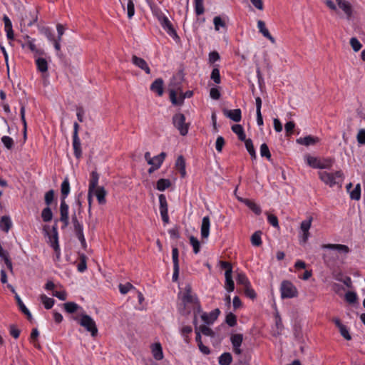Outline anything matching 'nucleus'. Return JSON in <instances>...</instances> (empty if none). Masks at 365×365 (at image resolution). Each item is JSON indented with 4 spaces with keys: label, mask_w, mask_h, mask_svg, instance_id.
<instances>
[{
    "label": "nucleus",
    "mask_w": 365,
    "mask_h": 365,
    "mask_svg": "<svg viewBox=\"0 0 365 365\" xmlns=\"http://www.w3.org/2000/svg\"><path fill=\"white\" fill-rule=\"evenodd\" d=\"M179 297L181 300L178 307L180 312L182 314H189L192 311L194 319H197V314L202 312V309L196 294L192 291L190 284H187L185 287Z\"/></svg>",
    "instance_id": "f257e3e1"
},
{
    "label": "nucleus",
    "mask_w": 365,
    "mask_h": 365,
    "mask_svg": "<svg viewBox=\"0 0 365 365\" xmlns=\"http://www.w3.org/2000/svg\"><path fill=\"white\" fill-rule=\"evenodd\" d=\"M322 249L329 250L323 254L322 258L327 266L333 265L336 261L344 259L350 252L349 247L341 244H324Z\"/></svg>",
    "instance_id": "f03ea898"
},
{
    "label": "nucleus",
    "mask_w": 365,
    "mask_h": 365,
    "mask_svg": "<svg viewBox=\"0 0 365 365\" xmlns=\"http://www.w3.org/2000/svg\"><path fill=\"white\" fill-rule=\"evenodd\" d=\"M174 80L175 78L172 80L169 85L170 99L174 105H182L185 98L192 96L193 92L187 91L183 93L180 83H175Z\"/></svg>",
    "instance_id": "7ed1b4c3"
},
{
    "label": "nucleus",
    "mask_w": 365,
    "mask_h": 365,
    "mask_svg": "<svg viewBox=\"0 0 365 365\" xmlns=\"http://www.w3.org/2000/svg\"><path fill=\"white\" fill-rule=\"evenodd\" d=\"M318 175L319 179L330 187L335 185L341 186L344 175L341 170L334 172L320 171Z\"/></svg>",
    "instance_id": "20e7f679"
},
{
    "label": "nucleus",
    "mask_w": 365,
    "mask_h": 365,
    "mask_svg": "<svg viewBox=\"0 0 365 365\" xmlns=\"http://www.w3.org/2000/svg\"><path fill=\"white\" fill-rule=\"evenodd\" d=\"M81 327L86 329V330L91 333L93 337H95L98 334V328L94 319L89 315L82 313L79 317L73 318Z\"/></svg>",
    "instance_id": "39448f33"
},
{
    "label": "nucleus",
    "mask_w": 365,
    "mask_h": 365,
    "mask_svg": "<svg viewBox=\"0 0 365 365\" xmlns=\"http://www.w3.org/2000/svg\"><path fill=\"white\" fill-rule=\"evenodd\" d=\"M173 123L178 130L180 135L185 136L187 134L190 123L185 122V116L182 113H176L173 117Z\"/></svg>",
    "instance_id": "423d86ee"
},
{
    "label": "nucleus",
    "mask_w": 365,
    "mask_h": 365,
    "mask_svg": "<svg viewBox=\"0 0 365 365\" xmlns=\"http://www.w3.org/2000/svg\"><path fill=\"white\" fill-rule=\"evenodd\" d=\"M71 222L73 224V230H74V232H75V234H76V237H78V239L81 242V245L83 247H85L86 245V239H85L84 235H83V225H82V223H81L78 221L76 214L72 215Z\"/></svg>",
    "instance_id": "0eeeda50"
},
{
    "label": "nucleus",
    "mask_w": 365,
    "mask_h": 365,
    "mask_svg": "<svg viewBox=\"0 0 365 365\" xmlns=\"http://www.w3.org/2000/svg\"><path fill=\"white\" fill-rule=\"evenodd\" d=\"M296 287L289 282L284 281L281 285V296L282 298H292L297 295Z\"/></svg>",
    "instance_id": "6e6552de"
},
{
    "label": "nucleus",
    "mask_w": 365,
    "mask_h": 365,
    "mask_svg": "<svg viewBox=\"0 0 365 365\" xmlns=\"http://www.w3.org/2000/svg\"><path fill=\"white\" fill-rule=\"evenodd\" d=\"M336 3L346 16V19L350 20L354 14V9L351 4L346 0H336Z\"/></svg>",
    "instance_id": "1a4fd4ad"
},
{
    "label": "nucleus",
    "mask_w": 365,
    "mask_h": 365,
    "mask_svg": "<svg viewBox=\"0 0 365 365\" xmlns=\"http://www.w3.org/2000/svg\"><path fill=\"white\" fill-rule=\"evenodd\" d=\"M60 221L63 223L62 228L66 227L69 224L68 205L64 200H61V202Z\"/></svg>",
    "instance_id": "9d476101"
},
{
    "label": "nucleus",
    "mask_w": 365,
    "mask_h": 365,
    "mask_svg": "<svg viewBox=\"0 0 365 365\" xmlns=\"http://www.w3.org/2000/svg\"><path fill=\"white\" fill-rule=\"evenodd\" d=\"M159 202H160V212L162 217V220L165 223L169 222V216H168V202L166 197L164 195L160 194L159 195Z\"/></svg>",
    "instance_id": "9b49d317"
},
{
    "label": "nucleus",
    "mask_w": 365,
    "mask_h": 365,
    "mask_svg": "<svg viewBox=\"0 0 365 365\" xmlns=\"http://www.w3.org/2000/svg\"><path fill=\"white\" fill-rule=\"evenodd\" d=\"M313 218L312 217H308L307 220H303L300 225V230L302 232V240L304 243H306L309 237V229L312 225Z\"/></svg>",
    "instance_id": "f8f14e48"
},
{
    "label": "nucleus",
    "mask_w": 365,
    "mask_h": 365,
    "mask_svg": "<svg viewBox=\"0 0 365 365\" xmlns=\"http://www.w3.org/2000/svg\"><path fill=\"white\" fill-rule=\"evenodd\" d=\"M202 320L207 324H212L218 317L220 312L218 309H215L209 314L206 312H200Z\"/></svg>",
    "instance_id": "ddd939ff"
},
{
    "label": "nucleus",
    "mask_w": 365,
    "mask_h": 365,
    "mask_svg": "<svg viewBox=\"0 0 365 365\" xmlns=\"http://www.w3.org/2000/svg\"><path fill=\"white\" fill-rule=\"evenodd\" d=\"M132 63L141 70L144 71L145 73L150 74V69L147 62L142 58L138 57L135 55L132 56Z\"/></svg>",
    "instance_id": "4468645a"
},
{
    "label": "nucleus",
    "mask_w": 365,
    "mask_h": 365,
    "mask_svg": "<svg viewBox=\"0 0 365 365\" xmlns=\"http://www.w3.org/2000/svg\"><path fill=\"white\" fill-rule=\"evenodd\" d=\"M224 114L226 117L230 118L235 122H240L241 120V110L234 109V110H225Z\"/></svg>",
    "instance_id": "2eb2a0df"
},
{
    "label": "nucleus",
    "mask_w": 365,
    "mask_h": 365,
    "mask_svg": "<svg viewBox=\"0 0 365 365\" xmlns=\"http://www.w3.org/2000/svg\"><path fill=\"white\" fill-rule=\"evenodd\" d=\"M210 217L205 216L202 218L201 225V236L202 238H207L210 234Z\"/></svg>",
    "instance_id": "dca6fc26"
},
{
    "label": "nucleus",
    "mask_w": 365,
    "mask_h": 365,
    "mask_svg": "<svg viewBox=\"0 0 365 365\" xmlns=\"http://www.w3.org/2000/svg\"><path fill=\"white\" fill-rule=\"evenodd\" d=\"M150 90L156 93L159 96L163 94V81L162 78H157L150 86Z\"/></svg>",
    "instance_id": "f3484780"
},
{
    "label": "nucleus",
    "mask_w": 365,
    "mask_h": 365,
    "mask_svg": "<svg viewBox=\"0 0 365 365\" xmlns=\"http://www.w3.org/2000/svg\"><path fill=\"white\" fill-rule=\"evenodd\" d=\"M107 192L103 187H99L93 190V195H95L98 200V202L101 205H103L106 202V195Z\"/></svg>",
    "instance_id": "a211bd4d"
},
{
    "label": "nucleus",
    "mask_w": 365,
    "mask_h": 365,
    "mask_svg": "<svg viewBox=\"0 0 365 365\" xmlns=\"http://www.w3.org/2000/svg\"><path fill=\"white\" fill-rule=\"evenodd\" d=\"M238 200L245 204L250 210H252L256 215H259L262 212L260 207L255 202L245 198L238 197Z\"/></svg>",
    "instance_id": "6ab92c4d"
},
{
    "label": "nucleus",
    "mask_w": 365,
    "mask_h": 365,
    "mask_svg": "<svg viewBox=\"0 0 365 365\" xmlns=\"http://www.w3.org/2000/svg\"><path fill=\"white\" fill-rule=\"evenodd\" d=\"M151 351L155 359L159 361L163 359V349L160 343L153 344L151 346Z\"/></svg>",
    "instance_id": "aec40b11"
},
{
    "label": "nucleus",
    "mask_w": 365,
    "mask_h": 365,
    "mask_svg": "<svg viewBox=\"0 0 365 365\" xmlns=\"http://www.w3.org/2000/svg\"><path fill=\"white\" fill-rule=\"evenodd\" d=\"M257 27L259 32L262 33L265 38H268L272 43H275L274 38L269 34L268 29L266 28L265 23L263 21L259 20L257 21Z\"/></svg>",
    "instance_id": "412c9836"
},
{
    "label": "nucleus",
    "mask_w": 365,
    "mask_h": 365,
    "mask_svg": "<svg viewBox=\"0 0 365 365\" xmlns=\"http://www.w3.org/2000/svg\"><path fill=\"white\" fill-rule=\"evenodd\" d=\"M319 141L318 138L314 137L312 135H307L303 138H299L297 139V143L299 145H303L305 146H309L311 145H314Z\"/></svg>",
    "instance_id": "4be33fe9"
},
{
    "label": "nucleus",
    "mask_w": 365,
    "mask_h": 365,
    "mask_svg": "<svg viewBox=\"0 0 365 365\" xmlns=\"http://www.w3.org/2000/svg\"><path fill=\"white\" fill-rule=\"evenodd\" d=\"M161 25L163 28L167 31L168 34H170L172 36H178L175 29L172 26V24L167 17H163L162 19Z\"/></svg>",
    "instance_id": "5701e85b"
},
{
    "label": "nucleus",
    "mask_w": 365,
    "mask_h": 365,
    "mask_svg": "<svg viewBox=\"0 0 365 365\" xmlns=\"http://www.w3.org/2000/svg\"><path fill=\"white\" fill-rule=\"evenodd\" d=\"M232 270L229 269V270H226L225 275V288L228 292H232L235 289V284L232 279Z\"/></svg>",
    "instance_id": "b1692460"
},
{
    "label": "nucleus",
    "mask_w": 365,
    "mask_h": 365,
    "mask_svg": "<svg viewBox=\"0 0 365 365\" xmlns=\"http://www.w3.org/2000/svg\"><path fill=\"white\" fill-rule=\"evenodd\" d=\"M175 167L178 170H179L181 177L185 178L186 176L185 161L182 155H180L178 158L175 162Z\"/></svg>",
    "instance_id": "393cba45"
},
{
    "label": "nucleus",
    "mask_w": 365,
    "mask_h": 365,
    "mask_svg": "<svg viewBox=\"0 0 365 365\" xmlns=\"http://www.w3.org/2000/svg\"><path fill=\"white\" fill-rule=\"evenodd\" d=\"M99 175L96 171H93L91 174V180L89 181L88 190L93 192L95 189L99 187L98 186Z\"/></svg>",
    "instance_id": "a878e982"
},
{
    "label": "nucleus",
    "mask_w": 365,
    "mask_h": 365,
    "mask_svg": "<svg viewBox=\"0 0 365 365\" xmlns=\"http://www.w3.org/2000/svg\"><path fill=\"white\" fill-rule=\"evenodd\" d=\"M232 130L238 136L240 140H245L246 135L245 133L243 127L240 124H236L232 126Z\"/></svg>",
    "instance_id": "bb28decb"
},
{
    "label": "nucleus",
    "mask_w": 365,
    "mask_h": 365,
    "mask_svg": "<svg viewBox=\"0 0 365 365\" xmlns=\"http://www.w3.org/2000/svg\"><path fill=\"white\" fill-rule=\"evenodd\" d=\"M73 147L75 156L76 158L79 159L82 155V150L81 148V141L78 137L73 138Z\"/></svg>",
    "instance_id": "cd10ccee"
},
{
    "label": "nucleus",
    "mask_w": 365,
    "mask_h": 365,
    "mask_svg": "<svg viewBox=\"0 0 365 365\" xmlns=\"http://www.w3.org/2000/svg\"><path fill=\"white\" fill-rule=\"evenodd\" d=\"M36 64L38 71L45 73L48 71L47 61L43 58H37L36 59Z\"/></svg>",
    "instance_id": "c85d7f7f"
},
{
    "label": "nucleus",
    "mask_w": 365,
    "mask_h": 365,
    "mask_svg": "<svg viewBox=\"0 0 365 365\" xmlns=\"http://www.w3.org/2000/svg\"><path fill=\"white\" fill-rule=\"evenodd\" d=\"M166 156L165 153H161L160 155H156L152 158V160H149V165H155L160 168Z\"/></svg>",
    "instance_id": "c756f323"
},
{
    "label": "nucleus",
    "mask_w": 365,
    "mask_h": 365,
    "mask_svg": "<svg viewBox=\"0 0 365 365\" xmlns=\"http://www.w3.org/2000/svg\"><path fill=\"white\" fill-rule=\"evenodd\" d=\"M28 41L23 45V47H26L29 48L32 52L35 53L36 55H41L43 53V51L37 49L34 43V39H30L29 37H27Z\"/></svg>",
    "instance_id": "7c9ffc66"
},
{
    "label": "nucleus",
    "mask_w": 365,
    "mask_h": 365,
    "mask_svg": "<svg viewBox=\"0 0 365 365\" xmlns=\"http://www.w3.org/2000/svg\"><path fill=\"white\" fill-rule=\"evenodd\" d=\"M245 144L246 149L249 154L250 155L252 160H255L257 158L256 152L253 145L252 140L251 139H245L243 140Z\"/></svg>",
    "instance_id": "2f4dec72"
},
{
    "label": "nucleus",
    "mask_w": 365,
    "mask_h": 365,
    "mask_svg": "<svg viewBox=\"0 0 365 365\" xmlns=\"http://www.w3.org/2000/svg\"><path fill=\"white\" fill-rule=\"evenodd\" d=\"M11 226V222L9 217L3 216L0 220V229L7 232Z\"/></svg>",
    "instance_id": "473e14b6"
},
{
    "label": "nucleus",
    "mask_w": 365,
    "mask_h": 365,
    "mask_svg": "<svg viewBox=\"0 0 365 365\" xmlns=\"http://www.w3.org/2000/svg\"><path fill=\"white\" fill-rule=\"evenodd\" d=\"M40 299L46 309H51L54 304V299L48 297L46 294H41Z\"/></svg>",
    "instance_id": "72a5a7b5"
},
{
    "label": "nucleus",
    "mask_w": 365,
    "mask_h": 365,
    "mask_svg": "<svg viewBox=\"0 0 365 365\" xmlns=\"http://www.w3.org/2000/svg\"><path fill=\"white\" fill-rule=\"evenodd\" d=\"M61 192L62 195V200H65V198L68 196L70 192V185L68 178H66L61 183Z\"/></svg>",
    "instance_id": "f704fd0d"
},
{
    "label": "nucleus",
    "mask_w": 365,
    "mask_h": 365,
    "mask_svg": "<svg viewBox=\"0 0 365 365\" xmlns=\"http://www.w3.org/2000/svg\"><path fill=\"white\" fill-rule=\"evenodd\" d=\"M171 185V182L168 179H160L157 182L156 188L160 191H163Z\"/></svg>",
    "instance_id": "c9c22d12"
},
{
    "label": "nucleus",
    "mask_w": 365,
    "mask_h": 365,
    "mask_svg": "<svg viewBox=\"0 0 365 365\" xmlns=\"http://www.w3.org/2000/svg\"><path fill=\"white\" fill-rule=\"evenodd\" d=\"M334 163V160L331 158L319 159L317 168L327 169L330 168Z\"/></svg>",
    "instance_id": "e433bc0d"
},
{
    "label": "nucleus",
    "mask_w": 365,
    "mask_h": 365,
    "mask_svg": "<svg viewBox=\"0 0 365 365\" xmlns=\"http://www.w3.org/2000/svg\"><path fill=\"white\" fill-rule=\"evenodd\" d=\"M230 340L232 346H241L243 341V336L241 334H232Z\"/></svg>",
    "instance_id": "4c0bfd02"
},
{
    "label": "nucleus",
    "mask_w": 365,
    "mask_h": 365,
    "mask_svg": "<svg viewBox=\"0 0 365 365\" xmlns=\"http://www.w3.org/2000/svg\"><path fill=\"white\" fill-rule=\"evenodd\" d=\"M232 361V358L230 353H224L219 358V364L220 365H230Z\"/></svg>",
    "instance_id": "58836bf2"
},
{
    "label": "nucleus",
    "mask_w": 365,
    "mask_h": 365,
    "mask_svg": "<svg viewBox=\"0 0 365 365\" xmlns=\"http://www.w3.org/2000/svg\"><path fill=\"white\" fill-rule=\"evenodd\" d=\"M65 310L68 313H74L77 312L81 307L75 302H66L63 304Z\"/></svg>",
    "instance_id": "ea45409f"
},
{
    "label": "nucleus",
    "mask_w": 365,
    "mask_h": 365,
    "mask_svg": "<svg viewBox=\"0 0 365 365\" xmlns=\"http://www.w3.org/2000/svg\"><path fill=\"white\" fill-rule=\"evenodd\" d=\"M41 217L44 222H50L53 217V213L49 207H45L41 212Z\"/></svg>",
    "instance_id": "a19ab883"
},
{
    "label": "nucleus",
    "mask_w": 365,
    "mask_h": 365,
    "mask_svg": "<svg viewBox=\"0 0 365 365\" xmlns=\"http://www.w3.org/2000/svg\"><path fill=\"white\" fill-rule=\"evenodd\" d=\"M260 231L255 232L251 237V242L252 245L258 247L262 245Z\"/></svg>",
    "instance_id": "79ce46f5"
},
{
    "label": "nucleus",
    "mask_w": 365,
    "mask_h": 365,
    "mask_svg": "<svg viewBox=\"0 0 365 365\" xmlns=\"http://www.w3.org/2000/svg\"><path fill=\"white\" fill-rule=\"evenodd\" d=\"M350 197L351 200H359L361 197V185L357 184L354 189L350 192Z\"/></svg>",
    "instance_id": "37998d69"
},
{
    "label": "nucleus",
    "mask_w": 365,
    "mask_h": 365,
    "mask_svg": "<svg viewBox=\"0 0 365 365\" xmlns=\"http://www.w3.org/2000/svg\"><path fill=\"white\" fill-rule=\"evenodd\" d=\"M236 281L238 284H242V286H244V288L247 286H250V284L247 277L242 273H240L237 274Z\"/></svg>",
    "instance_id": "c03bdc74"
},
{
    "label": "nucleus",
    "mask_w": 365,
    "mask_h": 365,
    "mask_svg": "<svg viewBox=\"0 0 365 365\" xmlns=\"http://www.w3.org/2000/svg\"><path fill=\"white\" fill-rule=\"evenodd\" d=\"M192 329L190 326H184L180 330L181 334L184 337V340L186 343L190 342V337L188 335L192 332Z\"/></svg>",
    "instance_id": "a18cd8bd"
},
{
    "label": "nucleus",
    "mask_w": 365,
    "mask_h": 365,
    "mask_svg": "<svg viewBox=\"0 0 365 365\" xmlns=\"http://www.w3.org/2000/svg\"><path fill=\"white\" fill-rule=\"evenodd\" d=\"M195 11L197 16L202 14L205 11L203 0H195Z\"/></svg>",
    "instance_id": "49530a36"
},
{
    "label": "nucleus",
    "mask_w": 365,
    "mask_h": 365,
    "mask_svg": "<svg viewBox=\"0 0 365 365\" xmlns=\"http://www.w3.org/2000/svg\"><path fill=\"white\" fill-rule=\"evenodd\" d=\"M260 155L262 157H265L267 160H271V153L269 148L266 143H263L260 146Z\"/></svg>",
    "instance_id": "de8ad7c7"
},
{
    "label": "nucleus",
    "mask_w": 365,
    "mask_h": 365,
    "mask_svg": "<svg viewBox=\"0 0 365 365\" xmlns=\"http://www.w3.org/2000/svg\"><path fill=\"white\" fill-rule=\"evenodd\" d=\"M198 330L200 331V332L201 334H202L205 336H214V335H215L214 331L210 328L207 327L206 325L198 326Z\"/></svg>",
    "instance_id": "09e8293b"
},
{
    "label": "nucleus",
    "mask_w": 365,
    "mask_h": 365,
    "mask_svg": "<svg viewBox=\"0 0 365 365\" xmlns=\"http://www.w3.org/2000/svg\"><path fill=\"white\" fill-rule=\"evenodd\" d=\"M306 160H307V164L310 167H312L313 168H317L319 161V158H317L316 157L311 156V155H307Z\"/></svg>",
    "instance_id": "8fccbe9b"
},
{
    "label": "nucleus",
    "mask_w": 365,
    "mask_h": 365,
    "mask_svg": "<svg viewBox=\"0 0 365 365\" xmlns=\"http://www.w3.org/2000/svg\"><path fill=\"white\" fill-rule=\"evenodd\" d=\"M210 78L212 80H213V81L215 83H217V84L220 83V81H221L220 74V71L217 68H215L212 69Z\"/></svg>",
    "instance_id": "3c124183"
},
{
    "label": "nucleus",
    "mask_w": 365,
    "mask_h": 365,
    "mask_svg": "<svg viewBox=\"0 0 365 365\" xmlns=\"http://www.w3.org/2000/svg\"><path fill=\"white\" fill-rule=\"evenodd\" d=\"M190 242L193 247L194 252L195 254H197L200 252V242H199L197 238H195V237L191 236L190 237Z\"/></svg>",
    "instance_id": "603ef678"
},
{
    "label": "nucleus",
    "mask_w": 365,
    "mask_h": 365,
    "mask_svg": "<svg viewBox=\"0 0 365 365\" xmlns=\"http://www.w3.org/2000/svg\"><path fill=\"white\" fill-rule=\"evenodd\" d=\"M350 45L355 52L359 51L362 47L361 43L355 37H353L350 39Z\"/></svg>",
    "instance_id": "864d4df0"
},
{
    "label": "nucleus",
    "mask_w": 365,
    "mask_h": 365,
    "mask_svg": "<svg viewBox=\"0 0 365 365\" xmlns=\"http://www.w3.org/2000/svg\"><path fill=\"white\" fill-rule=\"evenodd\" d=\"M77 268L80 272H83L86 269V257L85 255H82L80 257V262L78 264Z\"/></svg>",
    "instance_id": "5fc2aeb1"
},
{
    "label": "nucleus",
    "mask_w": 365,
    "mask_h": 365,
    "mask_svg": "<svg viewBox=\"0 0 365 365\" xmlns=\"http://www.w3.org/2000/svg\"><path fill=\"white\" fill-rule=\"evenodd\" d=\"M39 335L38 331L37 329H33L31 335H30V340L31 342L36 346L39 348V344L36 343L38 336Z\"/></svg>",
    "instance_id": "6e6d98bb"
},
{
    "label": "nucleus",
    "mask_w": 365,
    "mask_h": 365,
    "mask_svg": "<svg viewBox=\"0 0 365 365\" xmlns=\"http://www.w3.org/2000/svg\"><path fill=\"white\" fill-rule=\"evenodd\" d=\"M127 13H128V17L129 19H131L135 14V6H134V3H133V0L128 1Z\"/></svg>",
    "instance_id": "4d7b16f0"
},
{
    "label": "nucleus",
    "mask_w": 365,
    "mask_h": 365,
    "mask_svg": "<svg viewBox=\"0 0 365 365\" xmlns=\"http://www.w3.org/2000/svg\"><path fill=\"white\" fill-rule=\"evenodd\" d=\"M226 323L230 326V327H234L237 324V318H236V316L232 314V313H229L227 316H226Z\"/></svg>",
    "instance_id": "13d9d810"
},
{
    "label": "nucleus",
    "mask_w": 365,
    "mask_h": 365,
    "mask_svg": "<svg viewBox=\"0 0 365 365\" xmlns=\"http://www.w3.org/2000/svg\"><path fill=\"white\" fill-rule=\"evenodd\" d=\"M1 141L4 146L8 149H11L14 145L13 139L9 136H3L1 138Z\"/></svg>",
    "instance_id": "bf43d9fd"
},
{
    "label": "nucleus",
    "mask_w": 365,
    "mask_h": 365,
    "mask_svg": "<svg viewBox=\"0 0 365 365\" xmlns=\"http://www.w3.org/2000/svg\"><path fill=\"white\" fill-rule=\"evenodd\" d=\"M341 335L346 340H351V336L349 332V329L345 325H343L340 328H339Z\"/></svg>",
    "instance_id": "052dcab7"
},
{
    "label": "nucleus",
    "mask_w": 365,
    "mask_h": 365,
    "mask_svg": "<svg viewBox=\"0 0 365 365\" xmlns=\"http://www.w3.org/2000/svg\"><path fill=\"white\" fill-rule=\"evenodd\" d=\"M345 299L350 304L354 303L357 299L356 294L354 292H348L345 294Z\"/></svg>",
    "instance_id": "680f3d73"
},
{
    "label": "nucleus",
    "mask_w": 365,
    "mask_h": 365,
    "mask_svg": "<svg viewBox=\"0 0 365 365\" xmlns=\"http://www.w3.org/2000/svg\"><path fill=\"white\" fill-rule=\"evenodd\" d=\"M225 139L222 136H218L215 143V148L216 150L220 153L222 150L223 146L225 145Z\"/></svg>",
    "instance_id": "e2e57ef3"
},
{
    "label": "nucleus",
    "mask_w": 365,
    "mask_h": 365,
    "mask_svg": "<svg viewBox=\"0 0 365 365\" xmlns=\"http://www.w3.org/2000/svg\"><path fill=\"white\" fill-rule=\"evenodd\" d=\"M132 288H133V286L129 282L125 284H120L119 285L120 292L123 294H127Z\"/></svg>",
    "instance_id": "0e129e2a"
},
{
    "label": "nucleus",
    "mask_w": 365,
    "mask_h": 365,
    "mask_svg": "<svg viewBox=\"0 0 365 365\" xmlns=\"http://www.w3.org/2000/svg\"><path fill=\"white\" fill-rule=\"evenodd\" d=\"M54 197V191L53 190H50L45 194V202L47 205V207H48L52 201L53 200Z\"/></svg>",
    "instance_id": "69168bd1"
},
{
    "label": "nucleus",
    "mask_w": 365,
    "mask_h": 365,
    "mask_svg": "<svg viewBox=\"0 0 365 365\" xmlns=\"http://www.w3.org/2000/svg\"><path fill=\"white\" fill-rule=\"evenodd\" d=\"M267 220L274 227H279L278 219L274 215L267 214Z\"/></svg>",
    "instance_id": "338daca9"
},
{
    "label": "nucleus",
    "mask_w": 365,
    "mask_h": 365,
    "mask_svg": "<svg viewBox=\"0 0 365 365\" xmlns=\"http://www.w3.org/2000/svg\"><path fill=\"white\" fill-rule=\"evenodd\" d=\"M357 142L361 144H365V129L361 128L359 130L356 135Z\"/></svg>",
    "instance_id": "774afa93"
}]
</instances>
